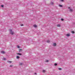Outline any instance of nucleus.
<instances>
[{
	"label": "nucleus",
	"instance_id": "nucleus-1",
	"mask_svg": "<svg viewBox=\"0 0 75 75\" xmlns=\"http://www.w3.org/2000/svg\"><path fill=\"white\" fill-rule=\"evenodd\" d=\"M9 31H10V34H11L12 35H13L14 34V32L13 31L11 30H10Z\"/></svg>",
	"mask_w": 75,
	"mask_h": 75
},
{
	"label": "nucleus",
	"instance_id": "nucleus-2",
	"mask_svg": "<svg viewBox=\"0 0 75 75\" xmlns=\"http://www.w3.org/2000/svg\"><path fill=\"white\" fill-rule=\"evenodd\" d=\"M68 9L69 11H70V12H72L73 11V10L71 9L70 7H69L68 8Z\"/></svg>",
	"mask_w": 75,
	"mask_h": 75
},
{
	"label": "nucleus",
	"instance_id": "nucleus-3",
	"mask_svg": "<svg viewBox=\"0 0 75 75\" xmlns=\"http://www.w3.org/2000/svg\"><path fill=\"white\" fill-rule=\"evenodd\" d=\"M57 44H56V43H54L53 44V46H56Z\"/></svg>",
	"mask_w": 75,
	"mask_h": 75
},
{
	"label": "nucleus",
	"instance_id": "nucleus-4",
	"mask_svg": "<svg viewBox=\"0 0 75 75\" xmlns=\"http://www.w3.org/2000/svg\"><path fill=\"white\" fill-rule=\"evenodd\" d=\"M33 27H35V28H36L37 27V26L36 25H33Z\"/></svg>",
	"mask_w": 75,
	"mask_h": 75
},
{
	"label": "nucleus",
	"instance_id": "nucleus-5",
	"mask_svg": "<svg viewBox=\"0 0 75 75\" xmlns=\"http://www.w3.org/2000/svg\"><path fill=\"white\" fill-rule=\"evenodd\" d=\"M67 37H69L70 36V34H68L66 35Z\"/></svg>",
	"mask_w": 75,
	"mask_h": 75
},
{
	"label": "nucleus",
	"instance_id": "nucleus-6",
	"mask_svg": "<svg viewBox=\"0 0 75 75\" xmlns=\"http://www.w3.org/2000/svg\"><path fill=\"white\" fill-rule=\"evenodd\" d=\"M1 53H2V54H5V52H4V51H2L1 52Z\"/></svg>",
	"mask_w": 75,
	"mask_h": 75
},
{
	"label": "nucleus",
	"instance_id": "nucleus-7",
	"mask_svg": "<svg viewBox=\"0 0 75 75\" xmlns=\"http://www.w3.org/2000/svg\"><path fill=\"white\" fill-rule=\"evenodd\" d=\"M19 65H23V64L22 63H20Z\"/></svg>",
	"mask_w": 75,
	"mask_h": 75
},
{
	"label": "nucleus",
	"instance_id": "nucleus-8",
	"mask_svg": "<svg viewBox=\"0 0 75 75\" xmlns=\"http://www.w3.org/2000/svg\"><path fill=\"white\" fill-rule=\"evenodd\" d=\"M20 58V57L18 56H16V59H19Z\"/></svg>",
	"mask_w": 75,
	"mask_h": 75
},
{
	"label": "nucleus",
	"instance_id": "nucleus-9",
	"mask_svg": "<svg viewBox=\"0 0 75 75\" xmlns=\"http://www.w3.org/2000/svg\"><path fill=\"white\" fill-rule=\"evenodd\" d=\"M57 27H61V25L59 24H58L57 25Z\"/></svg>",
	"mask_w": 75,
	"mask_h": 75
},
{
	"label": "nucleus",
	"instance_id": "nucleus-10",
	"mask_svg": "<svg viewBox=\"0 0 75 75\" xmlns=\"http://www.w3.org/2000/svg\"><path fill=\"white\" fill-rule=\"evenodd\" d=\"M17 55H22V54H20V53H17Z\"/></svg>",
	"mask_w": 75,
	"mask_h": 75
},
{
	"label": "nucleus",
	"instance_id": "nucleus-11",
	"mask_svg": "<svg viewBox=\"0 0 75 75\" xmlns=\"http://www.w3.org/2000/svg\"><path fill=\"white\" fill-rule=\"evenodd\" d=\"M22 50H19V52H22Z\"/></svg>",
	"mask_w": 75,
	"mask_h": 75
},
{
	"label": "nucleus",
	"instance_id": "nucleus-12",
	"mask_svg": "<svg viewBox=\"0 0 75 75\" xmlns=\"http://www.w3.org/2000/svg\"><path fill=\"white\" fill-rule=\"evenodd\" d=\"M59 7H62V5H59Z\"/></svg>",
	"mask_w": 75,
	"mask_h": 75
},
{
	"label": "nucleus",
	"instance_id": "nucleus-13",
	"mask_svg": "<svg viewBox=\"0 0 75 75\" xmlns=\"http://www.w3.org/2000/svg\"><path fill=\"white\" fill-rule=\"evenodd\" d=\"M46 72V71L45 70H43V72Z\"/></svg>",
	"mask_w": 75,
	"mask_h": 75
},
{
	"label": "nucleus",
	"instance_id": "nucleus-14",
	"mask_svg": "<svg viewBox=\"0 0 75 75\" xmlns=\"http://www.w3.org/2000/svg\"><path fill=\"white\" fill-rule=\"evenodd\" d=\"M58 69L59 70H62V69L61 68H59Z\"/></svg>",
	"mask_w": 75,
	"mask_h": 75
},
{
	"label": "nucleus",
	"instance_id": "nucleus-15",
	"mask_svg": "<svg viewBox=\"0 0 75 75\" xmlns=\"http://www.w3.org/2000/svg\"><path fill=\"white\" fill-rule=\"evenodd\" d=\"M50 41L49 40H48L47 41V42H50Z\"/></svg>",
	"mask_w": 75,
	"mask_h": 75
},
{
	"label": "nucleus",
	"instance_id": "nucleus-16",
	"mask_svg": "<svg viewBox=\"0 0 75 75\" xmlns=\"http://www.w3.org/2000/svg\"><path fill=\"white\" fill-rule=\"evenodd\" d=\"M1 7H4V5H1Z\"/></svg>",
	"mask_w": 75,
	"mask_h": 75
},
{
	"label": "nucleus",
	"instance_id": "nucleus-17",
	"mask_svg": "<svg viewBox=\"0 0 75 75\" xmlns=\"http://www.w3.org/2000/svg\"><path fill=\"white\" fill-rule=\"evenodd\" d=\"M71 33H72V34H74V32L73 31H72Z\"/></svg>",
	"mask_w": 75,
	"mask_h": 75
},
{
	"label": "nucleus",
	"instance_id": "nucleus-18",
	"mask_svg": "<svg viewBox=\"0 0 75 75\" xmlns=\"http://www.w3.org/2000/svg\"><path fill=\"white\" fill-rule=\"evenodd\" d=\"M54 65H55V66H57V64L55 63Z\"/></svg>",
	"mask_w": 75,
	"mask_h": 75
},
{
	"label": "nucleus",
	"instance_id": "nucleus-19",
	"mask_svg": "<svg viewBox=\"0 0 75 75\" xmlns=\"http://www.w3.org/2000/svg\"><path fill=\"white\" fill-rule=\"evenodd\" d=\"M51 4H54V3L52 2H51Z\"/></svg>",
	"mask_w": 75,
	"mask_h": 75
},
{
	"label": "nucleus",
	"instance_id": "nucleus-20",
	"mask_svg": "<svg viewBox=\"0 0 75 75\" xmlns=\"http://www.w3.org/2000/svg\"><path fill=\"white\" fill-rule=\"evenodd\" d=\"M17 48H20V46H17Z\"/></svg>",
	"mask_w": 75,
	"mask_h": 75
},
{
	"label": "nucleus",
	"instance_id": "nucleus-21",
	"mask_svg": "<svg viewBox=\"0 0 75 75\" xmlns=\"http://www.w3.org/2000/svg\"><path fill=\"white\" fill-rule=\"evenodd\" d=\"M10 67H13V65H10Z\"/></svg>",
	"mask_w": 75,
	"mask_h": 75
},
{
	"label": "nucleus",
	"instance_id": "nucleus-22",
	"mask_svg": "<svg viewBox=\"0 0 75 75\" xmlns=\"http://www.w3.org/2000/svg\"><path fill=\"white\" fill-rule=\"evenodd\" d=\"M61 20H62V21H64V19L62 18L61 19Z\"/></svg>",
	"mask_w": 75,
	"mask_h": 75
},
{
	"label": "nucleus",
	"instance_id": "nucleus-23",
	"mask_svg": "<svg viewBox=\"0 0 75 75\" xmlns=\"http://www.w3.org/2000/svg\"><path fill=\"white\" fill-rule=\"evenodd\" d=\"M8 62H9V63H11V62L8 61Z\"/></svg>",
	"mask_w": 75,
	"mask_h": 75
},
{
	"label": "nucleus",
	"instance_id": "nucleus-24",
	"mask_svg": "<svg viewBox=\"0 0 75 75\" xmlns=\"http://www.w3.org/2000/svg\"><path fill=\"white\" fill-rule=\"evenodd\" d=\"M34 74H35V75H37V73H34Z\"/></svg>",
	"mask_w": 75,
	"mask_h": 75
},
{
	"label": "nucleus",
	"instance_id": "nucleus-25",
	"mask_svg": "<svg viewBox=\"0 0 75 75\" xmlns=\"http://www.w3.org/2000/svg\"><path fill=\"white\" fill-rule=\"evenodd\" d=\"M61 1H64V0H60Z\"/></svg>",
	"mask_w": 75,
	"mask_h": 75
},
{
	"label": "nucleus",
	"instance_id": "nucleus-26",
	"mask_svg": "<svg viewBox=\"0 0 75 75\" xmlns=\"http://www.w3.org/2000/svg\"><path fill=\"white\" fill-rule=\"evenodd\" d=\"M46 62H48V60H47V61H46Z\"/></svg>",
	"mask_w": 75,
	"mask_h": 75
},
{
	"label": "nucleus",
	"instance_id": "nucleus-27",
	"mask_svg": "<svg viewBox=\"0 0 75 75\" xmlns=\"http://www.w3.org/2000/svg\"><path fill=\"white\" fill-rule=\"evenodd\" d=\"M23 25L22 24V25H21V26H23Z\"/></svg>",
	"mask_w": 75,
	"mask_h": 75
},
{
	"label": "nucleus",
	"instance_id": "nucleus-28",
	"mask_svg": "<svg viewBox=\"0 0 75 75\" xmlns=\"http://www.w3.org/2000/svg\"><path fill=\"white\" fill-rule=\"evenodd\" d=\"M4 60H5L6 59V58H4Z\"/></svg>",
	"mask_w": 75,
	"mask_h": 75
}]
</instances>
